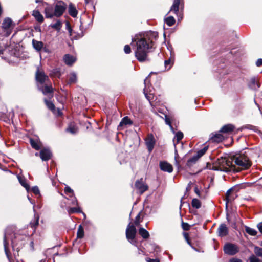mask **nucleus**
I'll return each instance as SVG.
<instances>
[{"mask_svg": "<svg viewBox=\"0 0 262 262\" xmlns=\"http://www.w3.org/2000/svg\"><path fill=\"white\" fill-rule=\"evenodd\" d=\"M156 32H149L145 37L132 38V45L135 46V55L140 62L148 60V54L154 48V41L158 37Z\"/></svg>", "mask_w": 262, "mask_h": 262, "instance_id": "nucleus-1", "label": "nucleus"}, {"mask_svg": "<svg viewBox=\"0 0 262 262\" xmlns=\"http://www.w3.org/2000/svg\"><path fill=\"white\" fill-rule=\"evenodd\" d=\"M233 168L237 166V171L248 169L251 166V162L247 156L245 154H237L232 158Z\"/></svg>", "mask_w": 262, "mask_h": 262, "instance_id": "nucleus-2", "label": "nucleus"}, {"mask_svg": "<svg viewBox=\"0 0 262 262\" xmlns=\"http://www.w3.org/2000/svg\"><path fill=\"white\" fill-rule=\"evenodd\" d=\"M232 158L226 157H221L215 162V165L214 166L215 170L227 172L231 170H235L233 168V162Z\"/></svg>", "mask_w": 262, "mask_h": 262, "instance_id": "nucleus-3", "label": "nucleus"}, {"mask_svg": "<svg viewBox=\"0 0 262 262\" xmlns=\"http://www.w3.org/2000/svg\"><path fill=\"white\" fill-rule=\"evenodd\" d=\"M14 26L15 24L10 18H5L2 24V29L4 33V36L5 37L9 36L12 32Z\"/></svg>", "mask_w": 262, "mask_h": 262, "instance_id": "nucleus-4", "label": "nucleus"}, {"mask_svg": "<svg viewBox=\"0 0 262 262\" xmlns=\"http://www.w3.org/2000/svg\"><path fill=\"white\" fill-rule=\"evenodd\" d=\"M136 234V229L134 225L130 223L127 227L126 230V236L128 241L132 244H135L136 242L135 240Z\"/></svg>", "mask_w": 262, "mask_h": 262, "instance_id": "nucleus-5", "label": "nucleus"}, {"mask_svg": "<svg viewBox=\"0 0 262 262\" xmlns=\"http://www.w3.org/2000/svg\"><path fill=\"white\" fill-rule=\"evenodd\" d=\"M148 78H146L144 80V84H145V88L144 89V94L146 98V99L149 101V103L151 105H154V93H152L151 89L152 88H150L148 86V84H147V81Z\"/></svg>", "mask_w": 262, "mask_h": 262, "instance_id": "nucleus-6", "label": "nucleus"}, {"mask_svg": "<svg viewBox=\"0 0 262 262\" xmlns=\"http://www.w3.org/2000/svg\"><path fill=\"white\" fill-rule=\"evenodd\" d=\"M35 78L38 83L37 84L39 85H42L43 84L48 83L49 80L48 76H47L43 72L40 71L39 69H38L36 72Z\"/></svg>", "mask_w": 262, "mask_h": 262, "instance_id": "nucleus-7", "label": "nucleus"}, {"mask_svg": "<svg viewBox=\"0 0 262 262\" xmlns=\"http://www.w3.org/2000/svg\"><path fill=\"white\" fill-rule=\"evenodd\" d=\"M224 251L226 254L233 255L238 252L239 249L237 246L235 244L227 243L224 247Z\"/></svg>", "mask_w": 262, "mask_h": 262, "instance_id": "nucleus-8", "label": "nucleus"}, {"mask_svg": "<svg viewBox=\"0 0 262 262\" xmlns=\"http://www.w3.org/2000/svg\"><path fill=\"white\" fill-rule=\"evenodd\" d=\"M67 8V5L62 2H58L54 7V15L56 17L61 16Z\"/></svg>", "mask_w": 262, "mask_h": 262, "instance_id": "nucleus-9", "label": "nucleus"}, {"mask_svg": "<svg viewBox=\"0 0 262 262\" xmlns=\"http://www.w3.org/2000/svg\"><path fill=\"white\" fill-rule=\"evenodd\" d=\"M135 187L141 194L146 191L148 188L147 185L144 183L142 178L136 182Z\"/></svg>", "mask_w": 262, "mask_h": 262, "instance_id": "nucleus-10", "label": "nucleus"}, {"mask_svg": "<svg viewBox=\"0 0 262 262\" xmlns=\"http://www.w3.org/2000/svg\"><path fill=\"white\" fill-rule=\"evenodd\" d=\"M145 144L148 151L151 152L155 144L154 137L152 134L148 135L147 138L145 139Z\"/></svg>", "mask_w": 262, "mask_h": 262, "instance_id": "nucleus-11", "label": "nucleus"}, {"mask_svg": "<svg viewBox=\"0 0 262 262\" xmlns=\"http://www.w3.org/2000/svg\"><path fill=\"white\" fill-rule=\"evenodd\" d=\"M39 156L42 161H48L52 157V153L49 149L43 148L40 150Z\"/></svg>", "mask_w": 262, "mask_h": 262, "instance_id": "nucleus-12", "label": "nucleus"}, {"mask_svg": "<svg viewBox=\"0 0 262 262\" xmlns=\"http://www.w3.org/2000/svg\"><path fill=\"white\" fill-rule=\"evenodd\" d=\"M159 166L161 170L163 171L171 173L173 171L172 166L166 161L160 162Z\"/></svg>", "mask_w": 262, "mask_h": 262, "instance_id": "nucleus-13", "label": "nucleus"}, {"mask_svg": "<svg viewBox=\"0 0 262 262\" xmlns=\"http://www.w3.org/2000/svg\"><path fill=\"white\" fill-rule=\"evenodd\" d=\"M38 88L40 91H41L44 95L47 94H51L53 95V89L51 85H49L48 83H45L44 85H38Z\"/></svg>", "mask_w": 262, "mask_h": 262, "instance_id": "nucleus-14", "label": "nucleus"}, {"mask_svg": "<svg viewBox=\"0 0 262 262\" xmlns=\"http://www.w3.org/2000/svg\"><path fill=\"white\" fill-rule=\"evenodd\" d=\"M64 192L67 195H68L69 197H73L72 200V204L73 205H77L78 202L76 198L74 196V192L73 190L69 186H66L64 188Z\"/></svg>", "mask_w": 262, "mask_h": 262, "instance_id": "nucleus-15", "label": "nucleus"}, {"mask_svg": "<svg viewBox=\"0 0 262 262\" xmlns=\"http://www.w3.org/2000/svg\"><path fill=\"white\" fill-rule=\"evenodd\" d=\"M30 143L32 148L36 150H38L41 147V142L38 138H30Z\"/></svg>", "mask_w": 262, "mask_h": 262, "instance_id": "nucleus-16", "label": "nucleus"}, {"mask_svg": "<svg viewBox=\"0 0 262 262\" xmlns=\"http://www.w3.org/2000/svg\"><path fill=\"white\" fill-rule=\"evenodd\" d=\"M217 233L219 236L224 237L226 236L228 233V229L226 225L224 224L220 225L217 229Z\"/></svg>", "mask_w": 262, "mask_h": 262, "instance_id": "nucleus-17", "label": "nucleus"}, {"mask_svg": "<svg viewBox=\"0 0 262 262\" xmlns=\"http://www.w3.org/2000/svg\"><path fill=\"white\" fill-rule=\"evenodd\" d=\"M249 87L252 90H256L259 88L260 86L258 79L255 77L251 78L248 83Z\"/></svg>", "mask_w": 262, "mask_h": 262, "instance_id": "nucleus-18", "label": "nucleus"}, {"mask_svg": "<svg viewBox=\"0 0 262 262\" xmlns=\"http://www.w3.org/2000/svg\"><path fill=\"white\" fill-rule=\"evenodd\" d=\"M45 16L46 18H51L55 16L54 8L52 6H48L45 9Z\"/></svg>", "mask_w": 262, "mask_h": 262, "instance_id": "nucleus-19", "label": "nucleus"}, {"mask_svg": "<svg viewBox=\"0 0 262 262\" xmlns=\"http://www.w3.org/2000/svg\"><path fill=\"white\" fill-rule=\"evenodd\" d=\"M234 126L230 124L225 125L223 126L221 129L220 130V132L222 133H225L230 134L231 133L233 130L234 129Z\"/></svg>", "mask_w": 262, "mask_h": 262, "instance_id": "nucleus-20", "label": "nucleus"}, {"mask_svg": "<svg viewBox=\"0 0 262 262\" xmlns=\"http://www.w3.org/2000/svg\"><path fill=\"white\" fill-rule=\"evenodd\" d=\"M76 58L70 54H66L63 57V60L68 66H72L75 61Z\"/></svg>", "mask_w": 262, "mask_h": 262, "instance_id": "nucleus-21", "label": "nucleus"}, {"mask_svg": "<svg viewBox=\"0 0 262 262\" xmlns=\"http://www.w3.org/2000/svg\"><path fill=\"white\" fill-rule=\"evenodd\" d=\"M222 133L219 132V133H215V134L212 133L211 139L214 141L216 142H220L222 141L224 139V137L223 135L221 134Z\"/></svg>", "mask_w": 262, "mask_h": 262, "instance_id": "nucleus-22", "label": "nucleus"}, {"mask_svg": "<svg viewBox=\"0 0 262 262\" xmlns=\"http://www.w3.org/2000/svg\"><path fill=\"white\" fill-rule=\"evenodd\" d=\"M170 57L168 59L166 60L164 62L165 68H167L168 69L170 68L174 61V54L172 53L171 51H170Z\"/></svg>", "mask_w": 262, "mask_h": 262, "instance_id": "nucleus-23", "label": "nucleus"}, {"mask_svg": "<svg viewBox=\"0 0 262 262\" xmlns=\"http://www.w3.org/2000/svg\"><path fill=\"white\" fill-rule=\"evenodd\" d=\"M32 15L39 23H41L43 21V17L38 10H34Z\"/></svg>", "mask_w": 262, "mask_h": 262, "instance_id": "nucleus-24", "label": "nucleus"}, {"mask_svg": "<svg viewBox=\"0 0 262 262\" xmlns=\"http://www.w3.org/2000/svg\"><path fill=\"white\" fill-rule=\"evenodd\" d=\"M180 4V0H174L172 6L171 7L170 11L174 12V13L177 14L179 10Z\"/></svg>", "mask_w": 262, "mask_h": 262, "instance_id": "nucleus-25", "label": "nucleus"}, {"mask_svg": "<svg viewBox=\"0 0 262 262\" xmlns=\"http://www.w3.org/2000/svg\"><path fill=\"white\" fill-rule=\"evenodd\" d=\"M32 45L34 49L38 51H40L43 46L42 42L37 41L34 39L32 40Z\"/></svg>", "mask_w": 262, "mask_h": 262, "instance_id": "nucleus-26", "label": "nucleus"}, {"mask_svg": "<svg viewBox=\"0 0 262 262\" xmlns=\"http://www.w3.org/2000/svg\"><path fill=\"white\" fill-rule=\"evenodd\" d=\"M132 124V122L128 117H124L121 121L119 123V127H122L124 125H130Z\"/></svg>", "mask_w": 262, "mask_h": 262, "instance_id": "nucleus-27", "label": "nucleus"}, {"mask_svg": "<svg viewBox=\"0 0 262 262\" xmlns=\"http://www.w3.org/2000/svg\"><path fill=\"white\" fill-rule=\"evenodd\" d=\"M7 236L5 233L4 237V246L5 249V252L7 256V257L9 259V250H8V242L7 240Z\"/></svg>", "mask_w": 262, "mask_h": 262, "instance_id": "nucleus-28", "label": "nucleus"}, {"mask_svg": "<svg viewBox=\"0 0 262 262\" xmlns=\"http://www.w3.org/2000/svg\"><path fill=\"white\" fill-rule=\"evenodd\" d=\"M199 158V156H198L196 154L194 155L192 158H190L187 161V165L189 167L191 166L193 164L196 162Z\"/></svg>", "mask_w": 262, "mask_h": 262, "instance_id": "nucleus-29", "label": "nucleus"}, {"mask_svg": "<svg viewBox=\"0 0 262 262\" xmlns=\"http://www.w3.org/2000/svg\"><path fill=\"white\" fill-rule=\"evenodd\" d=\"M69 13L73 17H75L77 15V11L75 7L72 4H70L69 7Z\"/></svg>", "mask_w": 262, "mask_h": 262, "instance_id": "nucleus-30", "label": "nucleus"}, {"mask_svg": "<svg viewBox=\"0 0 262 262\" xmlns=\"http://www.w3.org/2000/svg\"><path fill=\"white\" fill-rule=\"evenodd\" d=\"M139 233L144 239H147L149 236V232L142 227L140 228L139 230Z\"/></svg>", "mask_w": 262, "mask_h": 262, "instance_id": "nucleus-31", "label": "nucleus"}, {"mask_svg": "<svg viewBox=\"0 0 262 262\" xmlns=\"http://www.w3.org/2000/svg\"><path fill=\"white\" fill-rule=\"evenodd\" d=\"M233 191L232 188L229 189L226 193V201L227 203L231 202L234 198V196L231 194V192Z\"/></svg>", "mask_w": 262, "mask_h": 262, "instance_id": "nucleus-32", "label": "nucleus"}, {"mask_svg": "<svg viewBox=\"0 0 262 262\" xmlns=\"http://www.w3.org/2000/svg\"><path fill=\"white\" fill-rule=\"evenodd\" d=\"M77 81L76 74L73 72L69 74L68 83L71 84L76 83Z\"/></svg>", "mask_w": 262, "mask_h": 262, "instance_id": "nucleus-33", "label": "nucleus"}, {"mask_svg": "<svg viewBox=\"0 0 262 262\" xmlns=\"http://www.w3.org/2000/svg\"><path fill=\"white\" fill-rule=\"evenodd\" d=\"M50 27L57 31H59L62 27V24L60 21L58 20L55 23L51 24Z\"/></svg>", "mask_w": 262, "mask_h": 262, "instance_id": "nucleus-34", "label": "nucleus"}, {"mask_svg": "<svg viewBox=\"0 0 262 262\" xmlns=\"http://www.w3.org/2000/svg\"><path fill=\"white\" fill-rule=\"evenodd\" d=\"M245 231L246 233L252 236H254L257 233V231L255 229L248 226H245Z\"/></svg>", "mask_w": 262, "mask_h": 262, "instance_id": "nucleus-35", "label": "nucleus"}, {"mask_svg": "<svg viewBox=\"0 0 262 262\" xmlns=\"http://www.w3.org/2000/svg\"><path fill=\"white\" fill-rule=\"evenodd\" d=\"M165 22L168 26H172L175 23V19L172 16H169L165 19Z\"/></svg>", "mask_w": 262, "mask_h": 262, "instance_id": "nucleus-36", "label": "nucleus"}, {"mask_svg": "<svg viewBox=\"0 0 262 262\" xmlns=\"http://www.w3.org/2000/svg\"><path fill=\"white\" fill-rule=\"evenodd\" d=\"M67 131L74 134L77 132V128L74 125L71 124L67 128Z\"/></svg>", "mask_w": 262, "mask_h": 262, "instance_id": "nucleus-37", "label": "nucleus"}, {"mask_svg": "<svg viewBox=\"0 0 262 262\" xmlns=\"http://www.w3.org/2000/svg\"><path fill=\"white\" fill-rule=\"evenodd\" d=\"M191 205L193 208L198 209V208H200V207H201V202H200V200H199L198 199H193L192 200Z\"/></svg>", "mask_w": 262, "mask_h": 262, "instance_id": "nucleus-38", "label": "nucleus"}, {"mask_svg": "<svg viewBox=\"0 0 262 262\" xmlns=\"http://www.w3.org/2000/svg\"><path fill=\"white\" fill-rule=\"evenodd\" d=\"M44 101L46 105L50 110L53 111L55 109V105L52 101H48L46 99H45Z\"/></svg>", "mask_w": 262, "mask_h": 262, "instance_id": "nucleus-39", "label": "nucleus"}, {"mask_svg": "<svg viewBox=\"0 0 262 262\" xmlns=\"http://www.w3.org/2000/svg\"><path fill=\"white\" fill-rule=\"evenodd\" d=\"M17 178L21 185L26 189H28V188L29 187V185L26 182L25 179L20 176H18Z\"/></svg>", "mask_w": 262, "mask_h": 262, "instance_id": "nucleus-40", "label": "nucleus"}, {"mask_svg": "<svg viewBox=\"0 0 262 262\" xmlns=\"http://www.w3.org/2000/svg\"><path fill=\"white\" fill-rule=\"evenodd\" d=\"M251 185L254 186V187L260 189L261 187V178L259 179L258 181L251 183Z\"/></svg>", "mask_w": 262, "mask_h": 262, "instance_id": "nucleus-41", "label": "nucleus"}, {"mask_svg": "<svg viewBox=\"0 0 262 262\" xmlns=\"http://www.w3.org/2000/svg\"><path fill=\"white\" fill-rule=\"evenodd\" d=\"M83 236H84V231H83V229H82L81 226L80 225L78 229L77 236L78 238H82L83 237Z\"/></svg>", "mask_w": 262, "mask_h": 262, "instance_id": "nucleus-42", "label": "nucleus"}, {"mask_svg": "<svg viewBox=\"0 0 262 262\" xmlns=\"http://www.w3.org/2000/svg\"><path fill=\"white\" fill-rule=\"evenodd\" d=\"M208 149V146H206L202 149L199 150L198 152L196 155L199 156L200 158H201L203 155L205 154V153L206 152V151Z\"/></svg>", "mask_w": 262, "mask_h": 262, "instance_id": "nucleus-43", "label": "nucleus"}, {"mask_svg": "<svg viewBox=\"0 0 262 262\" xmlns=\"http://www.w3.org/2000/svg\"><path fill=\"white\" fill-rule=\"evenodd\" d=\"M183 138V134L181 132H178L176 134L175 139L177 140V142L178 143Z\"/></svg>", "mask_w": 262, "mask_h": 262, "instance_id": "nucleus-44", "label": "nucleus"}, {"mask_svg": "<svg viewBox=\"0 0 262 262\" xmlns=\"http://www.w3.org/2000/svg\"><path fill=\"white\" fill-rule=\"evenodd\" d=\"M165 123L166 124L168 125L170 127V128H171V131L174 133V129L172 127V125H171V121H170V119L169 117H168L167 116H165Z\"/></svg>", "mask_w": 262, "mask_h": 262, "instance_id": "nucleus-45", "label": "nucleus"}, {"mask_svg": "<svg viewBox=\"0 0 262 262\" xmlns=\"http://www.w3.org/2000/svg\"><path fill=\"white\" fill-rule=\"evenodd\" d=\"M68 212L70 214L71 213H73L74 212H81V211L80 210V208L79 207H73V208H70L69 210H68Z\"/></svg>", "mask_w": 262, "mask_h": 262, "instance_id": "nucleus-46", "label": "nucleus"}, {"mask_svg": "<svg viewBox=\"0 0 262 262\" xmlns=\"http://www.w3.org/2000/svg\"><path fill=\"white\" fill-rule=\"evenodd\" d=\"M254 253L257 256H262V249L258 247H255Z\"/></svg>", "mask_w": 262, "mask_h": 262, "instance_id": "nucleus-47", "label": "nucleus"}, {"mask_svg": "<svg viewBox=\"0 0 262 262\" xmlns=\"http://www.w3.org/2000/svg\"><path fill=\"white\" fill-rule=\"evenodd\" d=\"M249 262H260L259 259L254 255H252L249 258Z\"/></svg>", "mask_w": 262, "mask_h": 262, "instance_id": "nucleus-48", "label": "nucleus"}, {"mask_svg": "<svg viewBox=\"0 0 262 262\" xmlns=\"http://www.w3.org/2000/svg\"><path fill=\"white\" fill-rule=\"evenodd\" d=\"M182 227L183 229L185 231L189 230L190 228V225L188 223L183 222L182 223Z\"/></svg>", "mask_w": 262, "mask_h": 262, "instance_id": "nucleus-49", "label": "nucleus"}, {"mask_svg": "<svg viewBox=\"0 0 262 262\" xmlns=\"http://www.w3.org/2000/svg\"><path fill=\"white\" fill-rule=\"evenodd\" d=\"M140 212L138 214V215L136 216L135 221H134V224H135V225L138 226L140 224Z\"/></svg>", "mask_w": 262, "mask_h": 262, "instance_id": "nucleus-50", "label": "nucleus"}, {"mask_svg": "<svg viewBox=\"0 0 262 262\" xmlns=\"http://www.w3.org/2000/svg\"><path fill=\"white\" fill-rule=\"evenodd\" d=\"M124 51L126 54L130 53L131 52V49L130 46L128 45H125L124 48Z\"/></svg>", "mask_w": 262, "mask_h": 262, "instance_id": "nucleus-51", "label": "nucleus"}, {"mask_svg": "<svg viewBox=\"0 0 262 262\" xmlns=\"http://www.w3.org/2000/svg\"><path fill=\"white\" fill-rule=\"evenodd\" d=\"M39 217L37 216L36 219L35 223H30V225L32 228H35L38 225Z\"/></svg>", "mask_w": 262, "mask_h": 262, "instance_id": "nucleus-52", "label": "nucleus"}, {"mask_svg": "<svg viewBox=\"0 0 262 262\" xmlns=\"http://www.w3.org/2000/svg\"><path fill=\"white\" fill-rule=\"evenodd\" d=\"M32 192L35 194H39V190L37 186H34L32 188Z\"/></svg>", "mask_w": 262, "mask_h": 262, "instance_id": "nucleus-53", "label": "nucleus"}, {"mask_svg": "<svg viewBox=\"0 0 262 262\" xmlns=\"http://www.w3.org/2000/svg\"><path fill=\"white\" fill-rule=\"evenodd\" d=\"M8 45H5L4 46H3L0 43V55L3 54L4 51L7 48Z\"/></svg>", "mask_w": 262, "mask_h": 262, "instance_id": "nucleus-54", "label": "nucleus"}, {"mask_svg": "<svg viewBox=\"0 0 262 262\" xmlns=\"http://www.w3.org/2000/svg\"><path fill=\"white\" fill-rule=\"evenodd\" d=\"M256 64L257 67H260L262 66V58H259L257 60Z\"/></svg>", "mask_w": 262, "mask_h": 262, "instance_id": "nucleus-55", "label": "nucleus"}, {"mask_svg": "<svg viewBox=\"0 0 262 262\" xmlns=\"http://www.w3.org/2000/svg\"><path fill=\"white\" fill-rule=\"evenodd\" d=\"M229 262H242V261L239 259L233 258L230 259Z\"/></svg>", "mask_w": 262, "mask_h": 262, "instance_id": "nucleus-56", "label": "nucleus"}, {"mask_svg": "<svg viewBox=\"0 0 262 262\" xmlns=\"http://www.w3.org/2000/svg\"><path fill=\"white\" fill-rule=\"evenodd\" d=\"M146 261L148 262H159V260L157 259H150V258H147L146 259Z\"/></svg>", "mask_w": 262, "mask_h": 262, "instance_id": "nucleus-57", "label": "nucleus"}, {"mask_svg": "<svg viewBox=\"0 0 262 262\" xmlns=\"http://www.w3.org/2000/svg\"><path fill=\"white\" fill-rule=\"evenodd\" d=\"M257 227L259 229V232L262 233V222H260L259 224H258Z\"/></svg>", "mask_w": 262, "mask_h": 262, "instance_id": "nucleus-58", "label": "nucleus"}, {"mask_svg": "<svg viewBox=\"0 0 262 262\" xmlns=\"http://www.w3.org/2000/svg\"><path fill=\"white\" fill-rule=\"evenodd\" d=\"M30 246L32 248V249L33 250L34 249V242H33V241H31L30 242Z\"/></svg>", "mask_w": 262, "mask_h": 262, "instance_id": "nucleus-59", "label": "nucleus"}, {"mask_svg": "<svg viewBox=\"0 0 262 262\" xmlns=\"http://www.w3.org/2000/svg\"><path fill=\"white\" fill-rule=\"evenodd\" d=\"M12 246L13 248L14 249L15 245V241L13 239L12 240Z\"/></svg>", "mask_w": 262, "mask_h": 262, "instance_id": "nucleus-60", "label": "nucleus"}, {"mask_svg": "<svg viewBox=\"0 0 262 262\" xmlns=\"http://www.w3.org/2000/svg\"><path fill=\"white\" fill-rule=\"evenodd\" d=\"M195 192L199 195V193H200V191L199 190L197 189V188H195Z\"/></svg>", "mask_w": 262, "mask_h": 262, "instance_id": "nucleus-61", "label": "nucleus"}, {"mask_svg": "<svg viewBox=\"0 0 262 262\" xmlns=\"http://www.w3.org/2000/svg\"><path fill=\"white\" fill-rule=\"evenodd\" d=\"M28 200H29V201L30 202V203L32 204H34V202L32 201L31 199L30 198L29 196H28Z\"/></svg>", "mask_w": 262, "mask_h": 262, "instance_id": "nucleus-62", "label": "nucleus"}, {"mask_svg": "<svg viewBox=\"0 0 262 262\" xmlns=\"http://www.w3.org/2000/svg\"><path fill=\"white\" fill-rule=\"evenodd\" d=\"M252 126L248 125L247 126L245 127V128H247L248 129H252Z\"/></svg>", "mask_w": 262, "mask_h": 262, "instance_id": "nucleus-63", "label": "nucleus"}, {"mask_svg": "<svg viewBox=\"0 0 262 262\" xmlns=\"http://www.w3.org/2000/svg\"><path fill=\"white\" fill-rule=\"evenodd\" d=\"M40 2H41V1H40V0H36V1H35V2H36V3H40Z\"/></svg>", "mask_w": 262, "mask_h": 262, "instance_id": "nucleus-64", "label": "nucleus"}]
</instances>
